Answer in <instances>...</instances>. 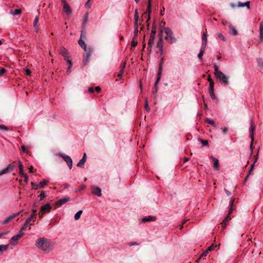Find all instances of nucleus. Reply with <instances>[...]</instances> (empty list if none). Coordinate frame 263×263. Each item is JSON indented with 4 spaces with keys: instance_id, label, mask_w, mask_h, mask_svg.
Here are the masks:
<instances>
[{
    "instance_id": "1",
    "label": "nucleus",
    "mask_w": 263,
    "mask_h": 263,
    "mask_svg": "<svg viewBox=\"0 0 263 263\" xmlns=\"http://www.w3.org/2000/svg\"><path fill=\"white\" fill-rule=\"evenodd\" d=\"M35 245L41 250L46 251H51L53 246L50 240L44 237L37 239Z\"/></svg>"
},
{
    "instance_id": "2",
    "label": "nucleus",
    "mask_w": 263,
    "mask_h": 263,
    "mask_svg": "<svg viewBox=\"0 0 263 263\" xmlns=\"http://www.w3.org/2000/svg\"><path fill=\"white\" fill-rule=\"evenodd\" d=\"M215 75L220 82L223 83L225 85H229V77L224 75L221 71L219 70L218 67H214Z\"/></svg>"
},
{
    "instance_id": "3",
    "label": "nucleus",
    "mask_w": 263,
    "mask_h": 263,
    "mask_svg": "<svg viewBox=\"0 0 263 263\" xmlns=\"http://www.w3.org/2000/svg\"><path fill=\"white\" fill-rule=\"evenodd\" d=\"M164 32L166 34L165 39L170 43L172 44L176 41V39L173 36V32L169 28H164Z\"/></svg>"
},
{
    "instance_id": "4",
    "label": "nucleus",
    "mask_w": 263,
    "mask_h": 263,
    "mask_svg": "<svg viewBox=\"0 0 263 263\" xmlns=\"http://www.w3.org/2000/svg\"><path fill=\"white\" fill-rule=\"evenodd\" d=\"M60 53L64 57L69 65H71V59L68 55V50L65 47H62L60 50Z\"/></svg>"
},
{
    "instance_id": "5",
    "label": "nucleus",
    "mask_w": 263,
    "mask_h": 263,
    "mask_svg": "<svg viewBox=\"0 0 263 263\" xmlns=\"http://www.w3.org/2000/svg\"><path fill=\"white\" fill-rule=\"evenodd\" d=\"M15 166L16 164L15 162H13L9 164L6 168L0 171V176L5 174H7L11 172L12 171H13Z\"/></svg>"
},
{
    "instance_id": "6",
    "label": "nucleus",
    "mask_w": 263,
    "mask_h": 263,
    "mask_svg": "<svg viewBox=\"0 0 263 263\" xmlns=\"http://www.w3.org/2000/svg\"><path fill=\"white\" fill-rule=\"evenodd\" d=\"M85 52L86 53L84 54L83 63L84 65H87L90 61L92 50L89 48Z\"/></svg>"
},
{
    "instance_id": "7",
    "label": "nucleus",
    "mask_w": 263,
    "mask_h": 263,
    "mask_svg": "<svg viewBox=\"0 0 263 263\" xmlns=\"http://www.w3.org/2000/svg\"><path fill=\"white\" fill-rule=\"evenodd\" d=\"M59 156L63 158V159L66 162L68 167L71 169L72 167V160L71 158L67 155L60 154Z\"/></svg>"
},
{
    "instance_id": "8",
    "label": "nucleus",
    "mask_w": 263,
    "mask_h": 263,
    "mask_svg": "<svg viewBox=\"0 0 263 263\" xmlns=\"http://www.w3.org/2000/svg\"><path fill=\"white\" fill-rule=\"evenodd\" d=\"M24 235V233L22 232H21L20 231L19 233L13 236L11 239V243L12 245H15L17 242V240L21 238L22 237L23 235Z\"/></svg>"
},
{
    "instance_id": "9",
    "label": "nucleus",
    "mask_w": 263,
    "mask_h": 263,
    "mask_svg": "<svg viewBox=\"0 0 263 263\" xmlns=\"http://www.w3.org/2000/svg\"><path fill=\"white\" fill-rule=\"evenodd\" d=\"M250 1H248L245 3H242V2H239L237 5L235 4H232L231 6L233 8H235L236 7H243L245 6H246L248 8V9H249L250 8Z\"/></svg>"
},
{
    "instance_id": "10",
    "label": "nucleus",
    "mask_w": 263,
    "mask_h": 263,
    "mask_svg": "<svg viewBox=\"0 0 263 263\" xmlns=\"http://www.w3.org/2000/svg\"><path fill=\"white\" fill-rule=\"evenodd\" d=\"M83 32H84V31L83 30H81V37L79 39V40L78 41V43H79V45L84 49V50L85 51H87V50H88V49H87L86 44H85V42L82 40V36Z\"/></svg>"
},
{
    "instance_id": "11",
    "label": "nucleus",
    "mask_w": 263,
    "mask_h": 263,
    "mask_svg": "<svg viewBox=\"0 0 263 263\" xmlns=\"http://www.w3.org/2000/svg\"><path fill=\"white\" fill-rule=\"evenodd\" d=\"M91 193L99 197H100L102 195L101 189L99 187L92 186L91 189Z\"/></svg>"
},
{
    "instance_id": "12",
    "label": "nucleus",
    "mask_w": 263,
    "mask_h": 263,
    "mask_svg": "<svg viewBox=\"0 0 263 263\" xmlns=\"http://www.w3.org/2000/svg\"><path fill=\"white\" fill-rule=\"evenodd\" d=\"M69 200H70L69 197H64V198L60 199L59 200H58L56 203V205L58 207L60 206Z\"/></svg>"
},
{
    "instance_id": "13",
    "label": "nucleus",
    "mask_w": 263,
    "mask_h": 263,
    "mask_svg": "<svg viewBox=\"0 0 263 263\" xmlns=\"http://www.w3.org/2000/svg\"><path fill=\"white\" fill-rule=\"evenodd\" d=\"M51 207L49 203H47L41 208V212L49 213L50 212Z\"/></svg>"
},
{
    "instance_id": "14",
    "label": "nucleus",
    "mask_w": 263,
    "mask_h": 263,
    "mask_svg": "<svg viewBox=\"0 0 263 263\" xmlns=\"http://www.w3.org/2000/svg\"><path fill=\"white\" fill-rule=\"evenodd\" d=\"M143 222L155 221L156 220V217L155 216H148L145 217L140 219Z\"/></svg>"
},
{
    "instance_id": "15",
    "label": "nucleus",
    "mask_w": 263,
    "mask_h": 263,
    "mask_svg": "<svg viewBox=\"0 0 263 263\" xmlns=\"http://www.w3.org/2000/svg\"><path fill=\"white\" fill-rule=\"evenodd\" d=\"M21 212H18L17 213H16V214H12V215L9 216L7 218H6L3 222V224H6L7 223H8V222H9L11 220H12V219H13L14 218H15L16 217H17L20 214Z\"/></svg>"
},
{
    "instance_id": "16",
    "label": "nucleus",
    "mask_w": 263,
    "mask_h": 263,
    "mask_svg": "<svg viewBox=\"0 0 263 263\" xmlns=\"http://www.w3.org/2000/svg\"><path fill=\"white\" fill-rule=\"evenodd\" d=\"M255 130V127L253 125V121H251V127L250 128V137L251 140L254 141V134Z\"/></svg>"
},
{
    "instance_id": "17",
    "label": "nucleus",
    "mask_w": 263,
    "mask_h": 263,
    "mask_svg": "<svg viewBox=\"0 0 263 263\" xmlns=\"http://www.w3.org/2000/svg\"><path fill=\"white\" fill-rule=\"evenodd\" d=\"M63 11L67 14L69 15L71 13V10L68 3H65L63 5Z\"/></svg>"
},
{
    "instance_id": "18",
    "label": "nucleus",
    "mask_w": 263,
    "mask_h": 263,
    "mask_svg": "<svg viewBox=\"0 0 263 263\" xmlns=\"http://www.w3.org/2000/svg\"><path fill=\"white\" fill-rule=\"evenodd\" d=\"M228 26L230 29L229 33L230 34H232L234 35H237L238 34L237 31L231 23H228Z\"/></svg>"
},
{
    "instance_id": "19",
    "label": "nucleus",
    "mask_w": 263,
    "mask_h": 263,
    "mask_svg": "<svg viewBox=\"0 0 263 263\" xmlns=\"http://www.w3.org/2000/svg\"><path fill=\"white\" fill-rule=\"evenodd\" d=\"M259 41L262 42L263 41V22H261L259 25Z\"/></svg>"
},
{
    "instance_id": "20",
    "label": "nucleus",
    "mask_w": 263,
    "mask_h": 263,
    "mask_svg": "<svg viewBox=\"0 0 263 263\" xmlns=\"http://www.w3.org/2000/svg\"><path fill=\"white\" fill-rule=\"evenodd\" d=\"M207 44V34L205 32H203L202 36V45L201 46L206 47Z\"/></svg>"
},
{
    "instance_id": "21",
    "label": "nucleus",
    "mask_w": 263,
    "mask_h": 263,
    "mask_svg": "<svg viewBox=\"0 0 263 263\" xmlns=\"http://www.w3.org/2000/svg\"><path fill=\"white\" fill-rule=\"evenodd\" d=\"M151 3L152 0H148V4H147V8L146 13H147L148 18L147 20V22H148V20L150 19V14L151 13Z\"/></svg>"
},
{
    "instance_id": "22",
    "label": "nucleus",
    "mask_w": 263,
    "mask_h": 263,
    "mask_svg": "<svg viewBox=\"0 0 263 263\" xmlns=\"http://www.w3.org/2000/svg\"><path fill=\"white\" fill-rule=\"evenodd\" d=\"M211 159L214 161V167L218 170L219 167V161L217 159L213 157V156L211 157Z\"/></svg>"
},
{
    "instance_id": "23",
    "label": "nucleus",
    "mask_w": 263,
    "mask_h": 263,
    "mask_svg": "<svg viewBox=\"0 0 263 263\" xmlns=\"http://www.w3.org/2000/svg\"><path fill=\"white\" fill-rule=\"evenodd\" d=\"M230 219H231L230 215H227V216L225 217L224 219L223 220V221L221 222V226L223 227V228H225V227L227 224L228 221Z\"/></svg>"
},
{
    "instance_id": "24",
    "label": "nucleus",
    "mask_w": 263,
    "mask_h": 263,
    "mask_svg": "<svg viewBox=\"0 0 263 263\" xmlns=\"http://www.w3.org/2000/svg\"><path fill=\"white\" fill-rule=\"evenodd\" d=\"M18 168H19V174L20 175H24L23 165L22 162L20 160L18 161Z\"/></svg>"
},
{
    "instance_id": "25",
    "label": "nucleus",
    "mask_w": 263,
    "mask_h": 263,
    "mask_svg": "<svg viewBox=\"0 0 263 263\" xmlns=\"http://www.w3.org/2000/svg\"><path fill=\"white\" fill-rule=\"evenodd\" d=\"M22 12L21 9H15L14 10H12L10 11V13L13 15H16L20 14Z\"/></svg>"
},
{
    "instance_id": "26",
    "label": "nucleus",
    "mask_w": 263,
    "mask_h": 263,
    "mask_svg": "<svg viewBox=\"0 0 263 263\" xmlns=\"http://www.w3.org/2000/svg\"><path fill=\"white\" fill-rule=\"evenodd\" d=\"M88 13H86L84 14V15L83 16V18L82 24H83L84 27H85L86 24H87V21H88Z\"/></svg>"
},
{
    "instance_id": "27",
    "label": "nucleus",
    "mask_w": 263,
    "mask_h": 263,
    "mask_svg": "<svg viewBox=\"0 0 263 263\" xmlns=\"http://www.w3.org/2000/svg\"><path fill=\"white\" fill-rule=\"evenodd\" d=\"M86 162V160H84V158H82L79 162L77 164V166L80 167H83L84 166V164Z\"/></svg>"
},
{
    "instance_id": "28",
    "label": "nucleus",
    "mask_w": 263,
    "mask_h": 263,
    "mask_svg": "<svg viewBox=\"0 0 263 263\" xmlns=\"http://www.w3.org/2000/svg\"><path fill=\"white\" fill-rule=\"evenodd\" d=\"M209 91L212 99H214L215 98V96L214 92V87H212V86L209 87Z\"/></svg>"
},
{
    "instance_id": "29",
    "label": "nucleus",
    "mask_w": 263,
    "mask_h": 263,
    "mask_svg": "<svg viewBox=\"0 0 263 263\" xmlns=\"http://www.w3.org/2000/svg\"><path fill=\"white\" fill-rule=\"evenodd\" d=\"M163 43V42L162 39H160L157 43V47L159 48L160 51L162 50Z\"/></svg>"
},
{
    "instance_id": "30",
    "label": "nucleus",
    "mask_w": 263,
    "mask_h": 263,
    "mask_svg": "<svg viewBox=\"0 0 263 263\" xmlns=\"http://www.w3.org/2000/svg\"><path fill=\"white\" fill-rule=\"evenodd\" d=\"M83 213L82 210H80L78 212L76 213V214L74 215V219L76 220H77L80 219V216Z\"/></svg>"
},
{
    "instance_id": "31",
    "label": "nucleus",
    "mask_w": 263,
    "mask_h": 263,
    "mask_svg": "<svg viewBox=\"0 0 263 263\" xmlns=\"http://www.w3.org/2000/svg\"><path fill=\"white\" fill-rule=\"evenodd\" d=\"M36 218V216H35L34 214H31V216L27 218L26 220L28 222L29 221H32L33 222L35 221Z\"/></svg>"
},
{
    "instance_id": "32",
    "label": "nucleus",
    "mask_w": 263,
    "mask_h": 263,
    "mask_svg": "<svg viewBox=\"0 0 263 263\" xmlns=\"http://www.w3.org/2000/svg\"><path fill=\"white\" fill-rule=\"evenodd\" d=\"M234 202V200H232L230 201V208L229 209V213L228 214L229 215H230V214L232 213V212L233 211V205Z\"/></svg>"
},
{
    "instance_id": "33",
    "label": "nucleus",
    "mask_w": 263,
    "mask_h": 263,
    "mask_svg": "<svg viewBox=\"0 0 263 263\" xmlns=\"http://www.w3.org/2000/svg\"><path fill=\"white\" fill-rule=\"evenodd\" d=\"M205 47H203V46L201 47L200 52L198 55V57L199 58H201L202 57V56L203 55V54L205 51Z\"/></svg>"
},
{
    "instance_id": "34",
    "label": "nucleus",
    "mask_w": 263,
    "mask_h": 263,
    "mask_svg": "<svg viewBox=\"0 0 263 263\" xmlns=\"http://www.w3.org/2000/svg\"><path fill=\"white\" fill-rule=\"evenodd\" d=\"M205 121L206 123L212 125L214 127H217V126L214 121L211 120L208 118H206Z\"/></svg>"
},
{
    "instance_id": "35",
    "label": "nucleus",
    "mask_w": 263,
    "mask_h": 263,
    "mask_svg": "<svg viewBox=\"0 0 263 263\" xmlns=\"http://www.w3.org/2000/svg\"><path fill=\"white\" fill-rule=\"evenodd\" d=\"M208 81L210 83V87H212L211 86H212V87H214V82L213 81V80L212 79V78H211L210 75L208 76Z\"/></svg>"
},
{
    "instance_id": "36",
    "label": "nucleus",
    "mask_w": 263,
    "mask_h": 263,
    "mask_svg": "<svg viewBox=\"0 0 263 263\" xmlns=\"http://www.w3.org/2000/svg\"><path fill=\"white\" fill-rule=\"evenodd\" d=\"M217 37L221 39L222 41L225 42L226 41L225 37L221 33H217L216 34Z\"/></svg>"
},
{
    "instance_id": "37",
    "label": "nucleus",
    "mask_w": 263,
    "mask_h": 263,
    "mask_svg": "<svg viewBox=\"0 0 263 263\" xmlns=\"http://www.w3.org/2000/svg\"><path fill=\"white\" fill-rule=\"evenodd\" d=\"M48 181L46 180H44V181H41L39 185V187H43L45 185L47 184V183H48Z\"/></svg>"
},
{
    "instance_id": "38",
    "label": "nucleus",
    "mask_w": 263,
    "mask_h": 263,
    "mask_svg": "<svg viewBox=\"0 0 263 263\" xmlns=\"http://www.w3.org/2000/svg\"><path fill=\"white\" fill-rule=\"evenodd\" d=\"M29 226L28 222L26 220L25 223L23 226L21 228L20 231L22 232L25 230Z\"/></svg>"
},
{
    "instance_id": "39",
    "label": "nucleus",
    "mask_w": 263,
    "mask_h": 263,
    "mask_svg": "<svg viewBox=\"0 0 263 263\" xmlns=\"http://www.w3.org/2000/svg\"><path fill=\"white\" fill-rule=\"evenodd\" d=\"M39 21V16H37L35 17L34 22H33V25L35 28L37 27V25Z\"/></svg>"
},
{
    "instance_id": "40",
    "label": "nucleus",
    "mask_w": 263,
    "mask_h": 263,
    "mask_svg": "<svg viewBox=\"0 0 263 263\" xmlns=\"http://www.w3.org/2000/svg\"><path fill=\"white\" fill-rule=\"evenodd\" d=\"M154 43V38L150 37L148 42V47H151Z\"/></svg>"
},
{
    "instance_id": "41",
    "label": "nucleus",
    "mask_w": 263,
    "mask_h": 263,
    "mask_svg": "<svg viewBox=\"0 0 263 263\" xmlns=\"http://www.w3.org/2000/svg\"><path fill=\"white\" fill-rule=\"evenodd\" d=\"M155 34H156V29L155 28H153L151 33V34H150V37L155 38Z\"/></svg>"
},
{
    "instance_id": "42",
    "label": "nucleus",
    "mask_w": 263,
    "mask_h": 263,
    "mask_svg": "<svg viewBox=\"0 0 263 263\" xmlns=\"http://www.w3.org/2000/svg\"><path fill=\"white\" fill-rule=\"evenodd\" d=\"M140 245V243L137 241L130 242L128 243V245L129 246H139Z\"/></svg>"
},
{
    "instance_id": "43",
    "label": "nucleus",
    "mask_w": 263,
    "mask_h": 263,
    "mask_svg": "<svg viewBox=\"0 0 263 263\" xmlns=\"http://www.w3.org/2000/svg\"><path fill=\"white\" fill-rule=\"evenodd\" d=\"M162 72V67H159V68L158 69V72L157 73V77L161 78Z\"/></svg>"
},
{
    "instance_id": "44",
    "label": "nucleus",
    "mask_w": 263,
    "mask_h": 263,
    "mask_svg": "<svg viewBox=\"0 0 263 263\" xmlns=\"http://www.w3.org/2000/svg\"><path fill=\"white\" fill-rule=\"evenodd\" d=\"M144 107L145 108V109L147 111H149L150 110V108L148 105V102H147V99H146L145 100V105H144Z\"/></svg>"
},
{
    "instance_id": "45",
    "label": "nucleus",
    "mask_w": 263,
    "mask_h": 263,
    "mask_svg": "<svg viewBox=\"0 0 263 263\" xmlns=\"http://www.w3.org/2000/svg\"><path fill=\"white\" fill-rule=\"evenodd\" d=\"M134 20L135 21H139V15L137 9H136L135 10Z\"/></svg>"
},
{
    "instance_id": "46",
    "label": "nucleus",
    "mask_w": 263,
    "mask_h": 263,
    "mask_svg": "<svg viewBox=\"0 0 263 263\" xmlns=\"http://www.w3.org/2000/svg\"><path fill=\"white\" fill-rule=\"evenodd\" d=\"M39 197H40V200H43L45 197V193L44 191L41 192L40 195H39Z\"/></svg>"
},
{
    "instance_id": "47",
    "label": "nucleus",
    "mask_w": 263,
    "mask_h": 263,
    "mask_svg": "<svg viewBox=\"0 0 263 263\" xmlns=\"http://www.w3.org/2000/svg\"><path fill=\"white\" fill-rule=\"evenodd\" d=\"M208 251L206 250L205 251H204L201 254V255L200 256V257H199V259H201V257H205L207 256L208 255Z\"/></svg>"
},
{
    "instance_id": "48",
    "label": "nucleus",
    "mask_w": 263,
    "mask_h": 263,
    "mask_svg": "<svg viewBox=\"0 0 263 263\" xmlns=\"http://www.w3.org/2000/svg\"><path fill=\"white\" fill-rule=\"evenodd\" d=\"M157 91H158L157 85L156 86V84H155L154 87H153V90H152V92L153 94H155L157 93Z\"/></svg>"
},
{
    "instance_id": "49",
    "label": "nucleus",
    "mask_w": 263,
    "mask_h": 263,
    "mask_svg": "<svg viewBox=\"0 0 263 263\" xmlns=\"http://www.w3.org/2000/svg\"><path fill=\"white\" fill-rule=\"evenodd\" d=\"M254 165H255V164L254 163H253L251 165V168H250L249 171V172H248V175H250L251 174V172H252V171L254 169Z\"/></svg>"
},
{
    "instance_id": "50",
    "label": "nucleus",
    "mask_w": 263,
    "mask_h": 263,
    "mask_svg": "<svg viewBox=\"0 0 263 263\" xmlns=\"http://www.w3.org/2000/svg\"><path fill=\"white\" fill-rule=\"evenodd\" d=\"M31 185L32 188L35 189V190L37 189L39 187V185L33 182L31 183Z\"/></svg>"
},
{
    "instance_id": "51",
    "label": "nucleus",
    "mask_w": 263,
    "mask_h": 263,
    "mask_svg": "<svg viewBox=\"0 0 263 263\" xmlns=\"http://www.w3.org/2000/svg\"><path fill=\"white\" fill-rule=\"evenodd\" d=\"M6 72V70L5 68H2L0 70V77H2L5 74V73Z\"/></svg>"
},
{
    "instance_id": "52",
    "label": "nucleus",
    "mask_w": 263,
    "mask_h": 263,
    "mask_svg": "<svg viewBox=\"0 0 263 263\" xmlns=\"http://www.w3.org/2000/svg\"><path fill=\"white\" fill-rule=\"evenodd\" d=\"M0 129L5 131H7L8 130V127L4 125H0Z\"/></svg>"
},
{
    "instance_id": "53",
    "label": "nucleus",
    "mask_w": 263,
    "mask_h": 263,
    "mask_svg": "<svg viewBox=\"0 0 263 263\" xmlns=\"http://www.w3.org/2000/svg\"><path fill=\"white\" fill-rule=\"evenodd\" d=\"M123 72H124V69H123V68H122V69L120 70V72H119V73L118 74V77H119L120 78H121L122 77Z\"/></svg>"
},
{
    "instance_id": "54",
    "label": "nucleus",
    "mask_w": 263,
    "mask_h": 263,
    "mask_svg": "<svg viewBox=\"0 0 263 263\" xmlns=\"http://www.w3.org/2000/svg\"><path fill=\"white\" fill-rule=\"evenodd\" d=\"M258 66H263V59H259L257 60Z\"/></svg>"
},
{
    "instance_id": "55",
    "label": "nucleus",
    "mask_w": 263,
    "mask_h": 263,
    "mask_svg": "<svg viewBox=\"0 0 263 263\" xmlns=\"http://www.w3.org/2000/svg\"><path fill=\"white\" fill-rule=\"evenodd\" d=\"M216 247V246H214V244H212L211 246H210L206 250L209 252V251H212L213 249H214V247Z\"/></svg>"
},
{
    "instance_id": "56",
    "label": "nucleus",
    "mask_w": 263,
    "mask_h": 263,
    "mask_svg": "<svg viewBox=\"0 0 263 263\" xmlns=\"http://www.w3.org/2000/svg\"><path fill=\"white\" fill-rule=\"evenodd\" d=\"M200 141L202 143L203 146H205L208 144V141L207 140L200 139Z\"/></svg>"
},
{
    "instance_id": "57",
    "label": "nucleus",
    "mask_w": 263,
    "mask_h": 263,
    "mask_svg": "<svg viewBox=\"0 0 263 263\" xmlns=\"http://www.w3.org/2000/svg\"><path fill=\"white\" fill-rule=\"evenodd\" d=\"M22 150L24 153L27 154L28 153V151L26 150V147L24 145H22L21 146Z\"/></svg>"
},
{
    "instance_id": "58",
    "label": "nucleus",
    "mask_w": 263,
    "mask_h": 263,
    "mask_svg": "<svg viewBox=\"0 0 263 263\" xmlns=\"http://www.w3.org/2000/svg\"><path fill=\"white\" fill-rule=\"evenodd\" d=\"M22 176H23L24 177V181L26 182H28V176L26 174H24V175H21Z\"/></svg>"
},
{
    "instance_id": "59",
    "label": "nucleus",
    "mask_w": 263,
    "mask_h": 263,
    "mask_svg": "<svg viewBox=\"0 0 263 263\" xmlns=\"http://www.w3.org/2000/svg\"><path fill=\"white\" fill-rule=\"evenodd\" d=\"M221 129L222 130L224 134H226L227 132L228 131V128L227 127H221Z\"/></svg>"
},
{
    "instance_id": "60",
    "label": "nucleus",
    "mask_w": 263,
    "mask_h": 263,
    "mask_svg": "<svg viewBox=\"0 0 263 263\" xmlns=\"http://www.w3.org/2000/svg\"><path fill=\"white\" fill-rule=\"evenodd\" d=\"M188 220H184L182 223L179 225V227H180V229H182L183 227H184V225L185 224V223L186 222V221H187Z\"/></svg>"
},
{
    "instance_id": "61",
    "label": "nucleus",
    "mask_w": 263,
    "mask_h": 263,
    "mask_svg": "<svg viewBox=\"0 0 263 263\" xmlns=\"http://www.w3.org/2000/svg\"><path fill=\"white\" fill-rule=\"evenodd\" d=\"M25 70L26 75L30 76L31 74V72L29 69H26Z\"/></svg>"
},
{
    "instance_id": "62",
    "label": "nucleus",
    "mask_w": 263,
    "mask_h": 263,
    "mask_svg": "<svg viewBox=\"0 0 263 263\" xmlns=\"http://www.w3.org/2000/svg\"><path fill=\"white\" fill-rule=\"evenodd\" d=\"M88 92H90V93H92V92H94L95 89H94V88H93V87H89V88H88Z\"/></svg>"
},
{
    "instance_id": "63",
    "label": "nucleus",
    "mask_w": 263,
    "mask_h": 263,
    "mask_svg": "<svg viewBox=\"0 0 263 263\" xmlns=\"http://www.w3.org/2000/svg\"><path fill=\"white\" fill-rule=\"evenodd\" d=\"M89 1H88V0L87 1V2H86V3L85 4V7L87 8H89L90 7H91V4L89 3Z\"/></svg>"
},
{
    "instance_id": "64",
    "label": "nucleus",
    "mask_w": 263,
    "mask_h": 263,
    "mask_svg": "<svg viewBox=\"0 0 263 263\" xmlns=\"http://www.w3.org/2000/svg\"><path fill=\"white\" fill-rule=\"evenodd\" d=\"M95 90V91L99 93L100 92V90H101V88L99 87V86H97L95 87V89H94Z\"/></svg>"
}]
</instances>
